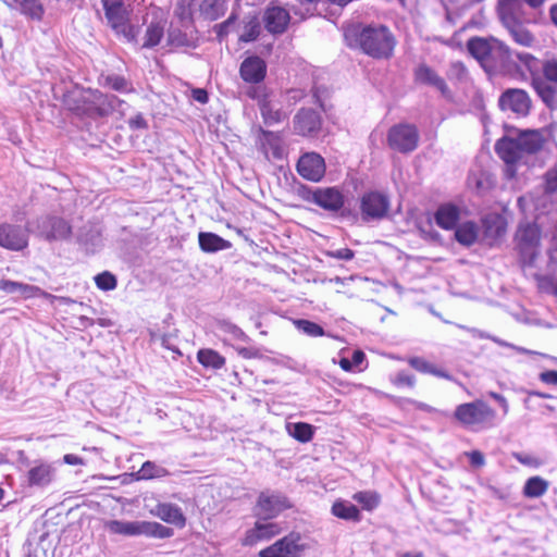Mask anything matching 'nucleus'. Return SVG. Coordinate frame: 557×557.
<instances>
[{
	"label": "nucleus",
	"instance_id": "7ed1b4c3",
	"mask_svg": "<svg viewBox=\"0 0 557 557\" xmlns=\"http://www.w3.org/2000/svg\"><path fill=\"white\" fill-rule=\"evenodd\" d=\"M515 249L523 270L535 268L541 256V228L534 223L520 224L515 235Z\"/></svg>",
	"mask_w": 557,
	"mask_h": 557
},
{
	"label": "nucleus",
	"instance_id": "c85d7f7f",
	"mask_svg": "<svg viewBox=\"0 0 557 557\" xmlns=\"http://www.w3.org/2000/svg\"><path fill=\"white\" fill-rule=\"evenodd\" d=\"M532 87L537 96L542 99L547 108L550 110L557 109V88L552 86L543 78L535 76L532 78Z\"/></svg>",
	"mask_w": 557,
	"mask_h": 557
},
{
	"label": "nucleus",
	"instance_id": "39448f33",
	"mask_svg": "<svg viewBox=\"0 0 557 557\" xmlns=\"http://www.w3.org/2000/svg\"><path fill=\"white\" fill-rule=\"evenodd\" d=\"M112 533L127 536L146 535L154 539H168L173 535V530L154 521H120L112 520L108 523Z\"/></svg>",
	"mask_w": 557,
	"mask_h": 557
},
{
	"label": "nucleus",
	"instance_id": "f3484780",
	"mask_svg": "<svg viewBox=\"0 0 557 557\" xmlns=\"http://www.w3.org/2000/svg\"><path fill=\"white\" fill-rule=\"evenodd\" d=\"M28 245V235L24 227L16 224L0 223V246L12 251H21Z\"/></svg>",
	"mask_w": 557,
	"mask_h": 557
},
{
	"label": "nucleus",
	"instance_id": "a19ab883",
	"mask_svg": "<svg viewBox=\"0 0 557 557\" xmlns=\"http://www.w3.org/2000/svg\"><path fill=\"white\" fill-rule=\"evenodd\" d=\"M20 11L26 17L34 21H41L45 8L40 0H18Z\"/></svg>",
	"mask_w": 557,
	"mask_h": 557
},
{
	"label": "nucleus",
	"instance_id": "6e6d98bb",
	"mask_svg": "<svg viewBox=\"0 0 557 557\" xmlns=\"http://www.w3.org/2000/svg\"><path fill=\"white\" fill-rule=\"evenodd\" d=\"M544 189L547 194L557 191V164L544 174Z\"/></svg>",
	"mask_w": 557,
	"mask_h": 557
},
{
	"label": "nucleus",
	"instance_id": "f257e3e1",
	"mask_svg": "<svg viewBox=\"0 0 557 557\" xmlns=\"http://www.w3.org/2000/svg\"><path fill=\"white\" fill-rule=\"evenodd\" d=\"M362 51L374 59H388L395 48V38L384 25H368L349 32Z\"/></svg>",
	"mask_w": 557,
	"mask_h": 557
},
{
	"label": "nucleus",
	"instance_id": "bf43d9fd",
	"mask_svg": "<svg viewBox=\"0 0 557 557\" xmlns=\"http://www.w3.org/2000/svg\"><path fill=\"white\" fill-rule=\"evenodd\" d=\"M392 382L394 385L396 386H408V387H413L414 386V383H416V379L413 375L405 372V371H400L398 372L393 379H392Z\"/></svg>",
	"mask_w": 557,
	"mask_h": 557
},
{
	"label": "nucleus",
	"instance_id": "20e7f679",
	"mask_svg": "<svg viewBox=\"0 0 557 557\" xmlns=\"http://www.w3.org/2000/svg\"><path fill=\"white\" fill-rule=\"evenodd\" d=\"M455 419L471 430H483L494 425L496 412L485 401L476 399L456 407Z\"/></svg>",
	"mask_w": 557,
	"mask_h": 557
},
{
	"label": "nucleus",
	"instance_id": "13d9d810",
	"mask_svg": "<svg viewBox=\"0 0 557 557\" xmlns=\"http://www.w3.org/2000/svg\"><path fill=\"white\" fill-rule=\"evenodd\" d=\"M544 77L548 83H555L557 85V59L546 61L542 66Z\"/></svg>",
	"mask_w": 557,
	"mask_h": 557
},
{
	"label": "nucleus",
	"instance_id": "4d7b16f0",
	"mask_svg": "<svg viewBox=\"0 0 557 557\" xmlns=\"http://www.w3.org/2000/svg\"><path fill=\"white\" fill-rule=\"evenodd\" d=\"M79 240L85 245H91L92 247H97L101 243V233L97 226H91L89 232L79 235Z\"/></svg>",
	"mask_w": 557,
	"mask_h": 557
},
{
	"label": "nucleus",
	"instance_id": "a878e982",
	"mask_svg": "<svg viewBox=\"0 0 557 557\" xmlns=\"http://www.w3.org/2000/svg\"><path fill=\"white\" fill-rule=\"evenodd\" d=\"M152 513L160 518L162 521L178 527H184L186 523V518L183 515L182 509L174 504L160 503L152 510Z\"/></svg>",
	"mask_w": 557,
	"mask_h": 557
},
{
	"label": "nucleus",
	"instance_id": "052dcab7",
	"mask_svg": "<svg viewBox=\"0 0 557 557\" xmlns=\"http://www.w3.org/2000/svg\"><path fill=\"white\" fill-rule=\"evenodd\" d=\"M513 458L521 465L529 467H539L541 465L536 457L529 454L515 453Z\"/></svg>",
	"mask_w": 557,
	"mask_h": 557
},
{
	"label": "nucleus",
	"instance_id": "69168bd1",
	"mask_svg": "<svg viewBox=\"0 0 557 557\" xmlns=\"http://www.w3.org/2000/svg\"><path fill=\"white\" fill-rule=\"evenodd\" d=\"M540 380L548 385L557 386V371L556 370H547L540 373Z\"/></svg>",
	"mask_w": 557,
	"mask_h": 557
},
{
	"label": "nucleus",
	"instance_id": "dca6fc26",
	"mask_svg": "<svg viewBox=\"0 0 557 557\" xmlns=\"http://www.w3.org/2000/svg\"><path fill=\"white\" fill-rule=\"evenodd\" d=\"M325 161L315 152L302 154L297 162L298 174L310 182H320L325 175Z\"/></svg>",
	"mask_w": 557,
	"mask_h": 557
},
{
	"label": "nucleus",
	"instance_id": "338daca9",
	"mask_svg": "<svg viewBox=\"0 0 557 557\" xmlns=\"http://www.w3.org/2000/svg\"><path fill=\"white\" fill-rule=\"evenodd\" d=\"M488 396L491 398H493L494 400H496L497 404H499L504 416H506L509 412V404H508L507 399L502 394H498L496 392H490Z\"/></svg>",
	"mask_w": 557,
	"mask_h": 557
},
{
	"label": "nucleus",
	"instance_id": "37998d69",
	"mask_svg": "<svg viewBox=\"0 0 557 557\" xmlns=\"http://www.w3.org/2000/svg\"><path fill=\"white\" fill-rule=\"evenodd\" d=\"M215 326L220 333L226 335L230 339L242 341V342L249 341V337L245 334V332L239 326L232 323L231 321L219 320V321H216Z\"/></svg>",
	"mask_w": 557,
	"mask_h": 557
},
{
	"label": "nucleus",
	"instance_id": "c9c22d12",
	"mask_svg": "<svg viewBox=\"0 0 557 557\" xmlns=\"http://www.w3.org/2000/svg\"><path fill=\"white\" fill-rule=\"evenodd\" d=\"M331 511L335 517L343 520L358 522L361 519L359 509L347 500H336Z\"/></svg>",
	"mask_w": 557,
	"mask_h": 557
},
{
	"label": "nucleus",
	"instance_id": "3c124183",
	"mask_svg": "<svg viewBox=\"0 0 557 557\" xmlns=\"http://www.w3.org/2000/svg\"><path fill=\"white\" fill-rule=\"evenodd\" d=\"M352 498L359 503L363 509L372 510L377 507L380 497L374 492L363 491L354 494Z\"/></svg>",
	"mask_w": 557,
	"mask_h": 557
},
{
	"label": "nucleus",
	"instance_id": "4c0bfd02",
	"mask_svg": "<svg viewBox=\"0 0 557 557\" xmlns=\"http://www.w3.org/2000/svg\"><path fill=\"white\" fill-rule=\"evenodd\" d=\"M174 13L183 25L191 24L194 20L198 18L195 0H178Z\"/></svg>",
	"mask_w": 557,
	"mask_h": 557
},
{
	"label": "nucleus",
	"instance_id": "774afa93",
	"mask_svg": "<svg viewBox=\"0 0 557 557\" xmlns=\"http://www.w3.org/2000/svg\"><path fill=\"white\" fill-rule=\"evenodd\" d=\"M236 351L245 359H255L260 356L258 349L253 347H237Z\"/></svg>",
	"mask_w": 557,
	"mask_h": 557
},
{
	"label": "nucleus",
	"instance_id": "aec40b11",
	"mask_svg": "<svg viewBox=\"0 0 557 557\" xmlns=\"http://www.w3.org/2000/svg\"><path fill=\"white\" fill-rule=\"evenodd\" d=\"M258 145L268 160H280L285 154L284 139L280 133L260 129Z\"/></svg>",
	"mask_w": 557,
	"mask_h": 557
},
{
	"label": "nucleus",
	"instance_id": "58836bf2",
	"mask_svg": "<svg viewBox=\"0 0 557 557\" xmlns=\"http://www.w3.org/2000/svg\"><path fill=\"white\" fill-rule=\"evenodd\" d=\"M484 225V237L487 239V243L491 245L494 240L502 237L506 227L504 222L498 216H491L483 220Z\"/></svg>",
	"mask_w": 557,
	"mask_h": 557
},
{
	"label": "nucleus",
	"instance_id": "b1692460",
	"mask_svg": "<svg viewBox=\"0 0 557 557\" xmlns=\"http://www.w3.org/2000/svg\"><path fill=\"white\" fill-rule=\"evenodd\" d=\"M198 18L216 21L226 12L225 0H195Z\"/></svg>",
	"mask_w": 557,
	"mask_h": 557
},
{
	"label": "nucleus",
	"instance_id": "5701e85b",
	"mask_svg": "<svg viewBox=\"0 0 557 557\" xmlns=\"http://www.w3.org/2000/svg\"><path fill=\"white\" fill-rule=\"evenodd\" d=\"M290 21L289 12L282 7L271 5L263 15L267 30L271 34H282L286 30Z\"/></svg>",
	"mask_w": 557,
	"mask_h": 557
},
{
	"label": "nucleus",
	"instance_id": "0eeeda50",
	"mask_svg": "<svg viewBox=\"0 0 557 557\" xmlns=\"http://www.w3.org/2000/svg\"><path fill=\"white\" fill-rule=\"evenodd\" d=\"M106 17L111 27L128 40L135 38V29L128 22V10L124 0H102Z\"/></svg>",
	"mask_w": 557,
	"mask_h": 557
},
{
	"label": "nucleus",
	"instance_id": "6ab92c4d",
	"mask_svg": "<svg viewBox=\"0 0 557 557\" xmlns=\"http://www.w3.org/2000/svg\"><path fill=\"white\" fill-rule=\"evenodd\" d=\"M38 230L41 236L48 240L66 239L70 237L71 225L62 218L46 216L38 223Z\"/></svg>",
	"mask_w": 557,
	"mask_h": 557
},
{
	"label": "nucleus",
	"instance_id": "49530a36",
	"mask_svg": "<svg viewBox=\"0 0 557 557\" xmlns=\"http://www.w3.org/2000/svg\"><path fill=\"white\" fill-rule=\"evenodd\" d=\"M168 473L166 469L152 461H146L143 463L138 471L139 479L149 480L154 478H162Z\"/></svg>",
	"mask_w": 557,
	"mask_h": 557
},
{
	"label": "nucleus",
	"instance_id": "ddd939ff",
	"mask_svg": "<svg viewBox=\"0 0 557 557\" xmlns=\"http://www.w3.org/2000/svg\"><path fill=\"white\" fill-rule=\"evenodd\" d=\"M495 151L498 157L505 162V176L511 180L516 176L517 164L525 156L512 137H503L495 144Z\"/></svg>",
	"mask_w": 557,
	"mask_h": 557
},
{
	"label": "nucleus",
	"instance_id": "9d476101",
	"mask_svg": "<svg viewBox=\"0 0 557 557\" xmlns=\"http://www.w3.org/2000/svg\"><path fill=\"white\" fill-rule=\"evenodd\" d=\"M389 198L380 191H367L360 198V212L363 222L382 220L389 210Z\"/></svg>",
	"mask_w": 557,
	"mask_h": 557
},
{
	"label": "nucleus",
	"instance_id": "f704fd0d",
	"mask_svg": "<svg viewBox=\"0 0 557 557\" xmlns=\"http://www.w3.org/2000/svg\"><path fill=\"white\" fill-rule=\"evenodd\" d=\"M408 363L411 368L417 370L418 372L424 374H432L437 377L451 380V375L447 373L445 370L437 368L435 364L429 362L422 357H410L408 359Z\"/></svg>",
	"mask_w": 557,
	"mask_h": 557
},
{
	"label": "nucleus",
	"instance_id": "412c9836",
	"mask_svg": "<svg viewBox=\"0 0 557 557\" xmlns=\"http://www.w3.org/2000/svg\"><path fill=\"white\" fill-rule=\"evenodd\" d=\"M321 119L313 109H301L294 117V132L301 136H311L319 132Z\"/></svg>",
	"mask_w": 557,
	"mask_h": 557
},
{
	"label": "nucleus",
	"instance_id": "de8ad7c7",
	"mask_svg": "<svg viewBox=\"0 0 557 557\" xmlns=\"http://www.w3.org/2000/svg\"><path fill=\"white\" fill-rule=\"evenodd\" d=\"M295 326L298 331L302 332L304 334L310 336V337H320L325 334L323 327L319 325L315 322L299 319L294 321Z\"/></svg>",
	"mask_w": 557,
	"mask_h": 557
},
{
	"label": "nucleus",
	"instance_id": "cd10ccee",
	"mask_svg": "<svg viewBox=\"0 0 557 557\" xmlns=\"http://www.w3.org/2000/svg\"><path fill=\"white\" fill-rule=\"evenodd\" d=\"M459 219L460 210L453 203H444L435 212V222L444 230H454Z\"/></svg>",
	"mask_w": 557,
	"mask_h": 557
},
{
	"label": "nucleus",
	"instance_id": "2eb2a0df",
	"mask_svg": "<svg viewBox=\"0 0 557 557\" xmlns=\"http://www.w3.org/2000/svg\"><path fill=\"white\" fill-rule=\"evenodd\" d=\"M498 104L503 111H510L517 116H527L530 113L532 101L525 90L510 88L500 95Z\"/></svg>",
	"mask_w": 557,
	"mask_h": 557
},
{
	"label": "nucleus",
	"instance_id": "ea45409f",
	"mask_svg": "<svg viewBox=\"0 0 557 557\" xmlns=\"http://www.w3.org/2000/svg\"><path fill=\"white\" fill-rule=\"evenodd\" d=\"M198 362L206 367L219 370L224 367L225 358L218 351L209 348L200 349L197 352Z\"/></svg>",
	"mask_w": 557,
	"mask_h": 557
},
{
	"label": "nucleus",
	"instance_id": "09e8293b",
	"mask_svg": "<svg viewBox=\"0 0 557 557\" xmlns=\"http://www.w3.org/2000/svg\"><path fill=\"white\" fill-rule=\"evenodd\" d=\"M260 23L256 17H251L243 28L242 34L239 35V40L243 42H251L255 41L260 35Z\"/></svg>",
	"mask_w": 557,
	"mask_h": 557
},
{
	"label": "nucleus",
	"instance_id": "1a4fd4ad",
	"mask_svg": "<svg viewBox=\"0 0 557 557\" xmlns=\"http://www.w3.org/2000/svg\"><path fill=\"white\" fill-rule=\"evenodd\" d=\"M419 134L414 125L397 124L387 134L388 147L401 153L413 151L418 147Z\"/></svg>",
	"mask_w": 557,
	"mask_h": 557
},
{
	"label": "nucleus",
	"instance_id": "f8f14e48",
	"mask_svg": "<svg viewBox=\"0 0 557 557\" xmlns=\"http://www.w3.org/2000/svg\"><path fill=\"white\" fill-rule=\"evenodd\" d=\"M282 531L283 529L278 522H274L270 518L258 517L255 524L246 530L240 543L243 546L251 547L260 542L272 540L281 534Z\"/></svg>",
	"mask_w": 557,
	"mask_h": 557
},
{
	"label": "nucleus",
	"instance_id": "f03ea898",
	"mask_svg": "<svg viewBox=\"0 0 557 557\" xmlns=\"http://www.w3.org/2000/svg\"><path fill=\"white\" fill-rule=\"evenodd\" d=\"M467 47L469 53L479 61L485 71L504 67L512 59L508 47L495 38H471Z\"/></svg>",
	"mask_w": 557,
	"mask_h": 557
},
{
	"label": "nucleus",
	"instance_id": "a18cd8bd",
	"mask_svg": "<svg viewBox=\"0 0 557 557\" xmlns=\"http://www.w3.org/2000/svg\"><path fill=\"white\" fill-rule=\"evenodd\" d=\"M163 37V27L159 23H151L147 26L144 48H152L160 44Z\"/></svg>",
	"mask_w": 557,
	"mask_h": 557
},
{
	"label": "nucleus",
	"instance_id": "423d86ee",
	"mask_svg": "<svg viewBox=\"0 0 557 557\" xmlns=\"http://www.w3.org/2000/svg\"><path fill=\"white\" fill-rule=\"evenodd\" d=\"M308 548L298 532H290L272 545L260 550L259 557H300Z\"/></svg>",
	"mask_w": 557,
	"mask_h": 557
},
{
	"label": "nucleus",
	"instance_id": "473e14b6",
	"mask_svg": "<svg viewBox=\"0 0 557 557\" xmlns=\"http://www.w3.org/2000/svg\"><path fill=\"white\" fill-rule=\"evenodd\" d=\"M512 59L509 63H515V60L519 62L517 64L518 70L524 74L529 73L531 76L535 77L541 71V62L537 58L533 57L528 52H511Z\"/></svg>",
	"mask_w": 557,
	"mask_h": 557
},
{
	"label": "nucleus",
	"instance_id": "c756f323",
	"mask_svg": "<svg viewBox=\"0 0 557 557\" xmlns=\"http://www.w3.org/2000/svg\"><path fill=\"white\" fill-rule=\"evenodd\" d=\"M515 140L524 154H532L540 151L544 145V138L539 131H525L520 133Z\"/></svg>",
	"mask_w": 557,
	"mask_h": 557
},
{
	"label": "nucleus",
	"instance_id": "e2e57ef3",
	"mask_svg": "<svg viewBox=\"0 0 557 557\" xmlns=\"http://www.w3.org/2000/svg\"><path fill=\"white\" fill-rule=\"evenodd\" d=\"M466 455L469 458L471 466L481 468L485 465V457L480 450H472Z\"/></svg>",
	"mask_w": 557,
	"mask_h": 557
},
{
	"label": "nucleus",
	"instance_id": "2f4dec72",
	"mask_svg": "<svg viewBox=\"0 0 557 557\" xmlns=\"http://www.w3.org/2000/svg\"><path fill=\"white\" fill-rule=\"evenodd\" d=\"M198 240L201 250L205 252H216L231 247V243L228 240L210 232H200Z\"/></svg>",
	"mask_w": 557,
	"mask_h": 557
},
{
	"label": "nucleus",
	"instance_id": "864d4df0",
	"mask_svg": "<svg viewBox=\"0 0 557 557\" xmlns=\"http://www.w3.org/2000/svg\"><path fill=\"white\" fill-rule=\"evenodd\" d=\"M546 0H498V7L499 8H506V3H509L508 5L511 8V10L521 12V5L522 3H525L531 9H539L541 8Z\"/></svg>",
	"mask_w": 557,
	"mask_h": 557
},
{
	"label": "nucleus",
	"instance_id": "4468645a",
	"mask_svg": "<svg viewBox=\"0 0 557 557\" xmlns=\"http://www.w3.org/2000/svg\"><path fill=\"white\" fill-rule=\"evenodd\" d=\"M307 200L329 212H338L345 205V196L336 186L312 188Z\"/></svg>",
	"mask_w": 557,
	"mask_h": 557
},
{
	"label": "nucleus",
	"instance_id": "9b49d317",
	"mask_svg": "<svg viewBox=\"0 0 557 557\" xmlns=\"http://www.w3.org/2000/svg\"><path fill=\"white\" fill-rule=\"evenodd\" d=\"M508 4L509 3H506V8L498 7V15L502 23L508 29L512 39L517 44L524 47L532 46L534 37L522 24L521 12L511 10V8Z\"/></svg>",
	"mask_w": 557,
	"mask_h": 557
},
{
	"label": "nucleus",
	"instance_id": "5fc2aeb1",
	"mask_svg": "<svg viewBox=\"0 0 557 557\" xmlns=\"http://www.w3.org/2000/svg\"><path fill=\"white\" fill-rule=\"evenodd\" d=\"M168 39L170 45L174 47H190L191 39L187 36V34L183 33L177 28H171L168 34Z\"/></svg>",
	"mask_w": 557,
	"mask_h": 557
},
{
	"label": "nucleus",
	"instance_id": "a211bd4d",
	"mask_svg": "<svg viewBox=\"0 0 557 557\" xmlns=\"http://www.w3.org/2000/svg\"><path fill=\"white\" fill-rule=\"evenodd\" d=\"M92 96L95 107L94 108H85L81 106L71 107L72 110L88 112L92 114L91 111H95L99 116H107L112 114L114 111L123 112L122 106L125 103L123 100L117 98L114 95H103L99 91L90 92Z\"/></svg>",
	"mask_w": 557,
	"mask_h": 557
},
{
	"label": "nucleus",
	"instance_id": "6e6552de",
	"mask_svg": "<svg viewBox=\"0 0 557 557\" xmlns=\"http://www.w3.org/2000/svg\"><path fill=\"white\" fill-rule=\"evenodd\" d=\"M292 507L289 499L281 492L263 491L259 494L255 515L257 517L276 518L282 511Z\"/></svg>",
	"mask_w": 557,
	"mask_h": 557
},
{
	"label": "nucleus",
	"instance_id": "79ce46f5",
	"mask_svg": "<svg viewBox=\"0 0 557 557\" xmlns=\"http://www.w3.org/2000/svg\"><path fill=\"white\" fill-rule=\"evenodd\" d=\"M287 431L290 436L301 443L311 441L314 434V428L305 422L288 423Z\"/></svg>",
	"mask_w": 557,
	"mask_h": 557
},
{
	"label": "nucleus",
	"instance_id": "bb28decb",
	"mask_svg": "<svg viewBox=\"0 0 557 557\" xmlns=\"http://www.w3.org/2000/svg\"><path fill=\"white\" fill-rule=\"evenodd\" d=\"M0 290L7 294H21L26 297L44 296L47 298L53 297L52 295L41 290L39 287L34 285L24 284L21 282L0 280Z\"/></svg>",
	"mask_w": 557,
	"mask_h": 557
},
{
	"label": "nucleus",
	"instance_id": "4be33fe9",
	"mask_svg": "<svg viewBox=\"0 0 557 557\" xmlns=\"http://www.w3.org/2000/svg\"><path fill=\"white\" fill-rule=\"evenodd\" d=\"M239 74L246 83L259 84L265 77L267 64L258 55L248 57L242 62Z\"/></svg>",
	"mask_w": 557,
	"mask_h": 557
},
{
	"label": "nucleus",
	"instance_id": "72a5a7b5",
	"mask_svg": "<svg viewBox=\"0 0 557 557\" xmlns=\"http://www.w3.org/2000/svg\"><path fill=\"white\" fill-rule=\"evenodd\" d=\"M54 475V469L48 463H40L29 469L28 483L30 485L45 486L48 485Z\"/></svg>",
	"mask_w": 557,
	"mask_h": 557
},
{
	"label": "nucleus",
	"instance_id": "8fccbe9b",
	"mask_svg": "<svg viewBox=\"0 0 557 557\" xmlns=\"http://www.w3.org/2000/svg\"><path fill=\"white\" fill-rule=\"evenodd\" d=\"M104 85L109 88L120 92L134 91L133 85L125 77L121 75H109L104 79Z\"/></svg>",
	"mask_w": 557,
	"mask_h": 557
},
{
	"label": "nucleus",
	"instance_id": "680f3d73",
	"mask_svg": "<svg viewBox=\"0 0 557 557\" xmlns=\"http://www.w3.org/2000/svg\"><path fill=\"white\" fill-rule=\"evenodd\" d=\"M491 341H493L495 344L502 346V347H508V348H511L513 350H516L517 352L519 354H528V355H535L536 352L533 351V350H529L527 348H523V347H520V346H516L511 343H508L504 339H500L499 337H496V336H493L491 337Z\"/></svg>",
	"mask_w": 557,
	"mask_h": 557
},
{
	"label": "nucleus",
	"instance_id": "0e129e2a",
	"mask_svg": "<svg viewBox=\"0 0 557 557\" xmlns=\"http://www.w3.org/2000/svg\"><path fill=\"white\" fill-rule=\"evenodd\" d=\"M332 258L338 260H351L355 256L354 251L349 248H341L334 251L329 252Z\"/></svg>",
	"mask_w": 557,
	"mask_h": 557
},
{
	"label": "nucleus",
	"instance_id": "603ef678",
	"mask_svg": "<svg viewBox=\"0 0 557 557\" xmlns=\"http://www.w3.org/2000/svg\"><path fill=\"white\" fill-rule=\"evenodd\" d=\"M96 286L104 292L115 289L117 285L116 277L109 271H104L95 276Z\"/></svg>",
	"mask_w": 557,
	"mask_h": 557
},
{
	"label": "nucleus",
	"instance_id": "e433bc0d",
	"mask_svg": "<svg viewBox=\"0 0 557 557\" xmlns=\"http://www.w3.org/2000/svg\"><path fill=\"white\" fill-rule=\"evenodd\" d=\"M549 487V482L541 476L528 479L523 486V495L528 498H539L543 496Z\"/></svg>",
	"mask_w": 557,
	"mask_h": 557
},
{
	"label": "nucleus",
	"instance_id": "7c9ffc66",
	"mask_svg": "<svg viewBox=\"0 0 557 557\" xmlns=\"http://www.w3.org/2000/svg\"><path fill=\"white\" fill-rule=\"evenodd\" d=\"M479 234L480 226L473 221L457 224L455 227V239L466 247L473 245L478 240Z\"/></svg>",
	"mask_w": 557,
	"mask_h": 557
},
{
	"label": "nucleus",
	"instance_id": "c03bdc74",
	"mask_svg": "<svg viewBox=\"0 0 557 557\" xmlns=\"http://www.w3.org/2000/svg\"><path fill=\"white\" fill-rule=\"evenodd\" d=\"M261 115L267 124H275L282 122L286 114L276 108L271 101H263L260 107Z\"/></svg>",
	"mask_w": 557,
	"mask_h": 557
},
{
	"label": "nucleus",
	"instance_id": "393cba45",
	"mask_svg": "<svg viewBox=\"0 0 557 557\" xmlns=\"http://www.w3.org/2000/svg\"><path fill=\"white\" fill-rule=\"evenodd\" d=\"M414 77L418 83L430 85L441 91L442 95L448 94V86L437 73L425 64L419 65L414 71Z\"/></svg>",
	"mask_w": 557,
	"mask_h": 557
}]
</instances>
